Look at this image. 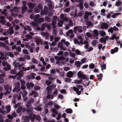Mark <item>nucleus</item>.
<instances>
[{
	"instance_id": "49530a36",
	"label": "nucleus",
	"mask_w": 122,
	"mask_h": 122,
	"mask_svg": "<svg viewBox=\"0 0 122 122\" xmlns=\"http://www.w3.org/2000/svg\"><path fill=\"white\" fill-rule=\"evenodd\" d=\"M64 70L66 71H67L70 70V68L69 67H63Z\"/></svg>"
},
{
	"instance_id": "9b49d317",
	"label": "nucleus",
	"mask_w": 122,
	"mask_h": 122,
	"mask_svg": "<svg viewBox=\"0 0 122 122\" xmlns=\"http://www.w3.org/2000/svg\"><path fill=\"white\" fill-rule=\"evenodd\" d=\"M74 73V72L71 71H68L66 73V76L69 78H71L73 74Z\"/></svg>"
},
{
	"instance_id": "2eb2a0df",
	"label": "nucleus",
	"mask_w": 122,
	"mask_h": 122,
	"mask_svg": "<svg viewBox=\"0 0 122 122\" xmlns=\"http://www.w3.org/2000/svg\"><path fill=\"white\" fill-rule=\"evenodd\" d=\"M62 20L64 21H67L68 20V18L64 16L63 14H61L60 16Z\"/></svg>"
},
{
	"instance_id": "f257e3e1",
	"label": "nucleus",
	"mask_w": 122,
	"mask_h": 122,
	"mask_svg": "<svg viewBox=\"0 0 122 122\" xmlns=\"http://www.w3.org/2000/svg\"><path fill=\"white\" fill-rule=\"evenodd\" d=\"M19 8L17 7H15L11 9L10 12H11V15L13 17H15L18 16V14L16 13L19 10Z\"/></svg>"
},
{
	"instance_id": "0e129e2a",
	"label": "nucleus",
	"mask_w": 122,
	"mask_h": 122,
	"mask_svg": "<svg viewBox=\"0 0 122 122\" xmlns=\"http://www.w3.org/2000/svg\"><path fill=\"white\" fill-rule=\"evenodd\" d=\"M60 38L58 37H56L54 38V41L56 42H58L60 40Z\"/></svg>"
},
{
	"instance_id": "680f3d73",
	"label": "nucleus",
	"mask_w": 122,
	"mask_h": 122,
	"mask_svg": "<svg viewBox=\"0 0 122 122\" xmlns=\"http://www.w3.org/2000/svg\"><path fill=\"white\" fill-rule=\"evenodd\" d=\"M87 25L89 26H92L93 25V24L90 21H87L86 22Z\"/></svg>"
},
{
	"instance_id": "e2e57ef3",
	"label": "nucleus",
	"mask_w": 122,
	"mask_h": 122,
	"mask_svg": "<svg viewBox=\"0 0 122 122\" xmlns=\"http://www.w3.org/2000/svg\"><path fill=\"white\" fill-rule=\"evenodd\" d=\"M63 54V52L62 51H59L57 54L58 56H61Z\"/></svg>"
},
{
	"instance_id": "aec40b11",
	"label": "nucleus",
	"mask_w": 122,
	"mask_h": 122,
	"mask_svg": "<svg viewBox=\"0 0 122 122\" xmlns=\"http://www.w3.org/2000/svg\"><path fill=\"white\" fill-rule=\"evenodd\" d=\"M77 38L78 39L80 40V43H81V45H83V39L82 38V37L81 36H77Z\"/></svg>"
},
{
	"instance_id": "7c9ffc66",
	"label": "nucleus",
	"mask_w": 122,
	"mask_h": 122,
	"mask_svg": "<svg viewBox=\"0 0 122 122\" xmlns=\"http://www.w3.org/2000/svg\"><path fill=\"white\" fill-rule=\"evenodd\" d=\"M48 24L47 23H44L42 25V28L43 30L45 27H47Z\"/></svg>"
},
{
	"instance_id": "b1692460",
	"label": "nucleus",
	"mask_w": 122,
	"mask_h": 122,
	"mask_svg": "<svg viewBox=\"0 0 122 122\" xmlns=\"http://www.w3.org/2000/svg\"><path fill=\"white\" fill-rule=\"evenodd\" d=\"M75 65L77 67H79L81 64V63L79 61H76L75 63Z\"/></svg>"
},
{
	"instance_id": "393cba45",
	"label": "nucleus",
	"mask_w": 122,
	"mask_h": 122,
	"mask_svg": "<svg viewBox=\"0 0 122 122\" xmlns=\"http://www.w3.org/2000/svg\"><path fill=\"white\" fill-rule=\"evenodd\" d=\"M99 34L101 36H104L106 35V33L103 30H102L99 31Z\"/></svg>"
},
{
	"instance_id": "6e6552de",
	"label": "nucleus",
	"mask_w": 122,
	"mask_h": 122,
	"mask_svg": "<svg viewBox=\"0 0 122 122\" xmlns=\"http://www.w3.org/2000/svg\"><path fill=\"white\" fill-rule=\"evenodd\" d=\"M108 27V25L106 23L102 22L100 28L102 29H107Z\"/></svg>"
},
{
	"instance_id": "c85d7f7f",
	"label": "nucleus",
	"mask_w": 122,
	"mask_h": 122,
	"mask_svg": "<svg viewBox=\"0 0 122 122\" xmlns=\"http://www.w3.org/2000/svg\"><path fill=\"white\" fill-rule=\"evenodd\" d=\"M66 111L67 113L70 114L72 112V110L70 108L66 109Z\"/></svg>"
},
{
	"instance_id": "69168bd1",
	"label": "nucleus",
	"mask_w": 122,
	"mask_h": 122,
	"mask_svg": "<svg viewBox=\"0 0 122 122\" xmlns=\"http://www.w3.org/2000/svg\"><path fill=\"white\" fill-rule=\"evenodd\" d=\"M6 46V45L3 42H0V46L3 47H5Z\"/></svg>"
},
{
	"instance_id": "58836bf2",
	"label": "nucleus",
	"mask_w": 122,
	"mask_h": 122,
	"mask_svg": "<svg viewBox=\"0 0 122 122\" xmlns=\"http://www.w3.org/2000/svg\"><path fill=\"white\" fill-rule=\"evenodd\" d=\"M58 32L56 30L54 29L53 30L52 34L55 36H56Z\"/></svg>"
},
{
	"instance_id": "de8ad7c7",
	"label": "nucleus",
	"mask_w": 122,
	"mask_h": 122,
	"mask_svg": "<svg viewBox=\"0 0 122 122\" xmlns=\"http://www.w3.org/2000/svg\"><path fill=\"white\" fill-rule=\"evenodd\" d=\"M7 55L11 57H13L14 55L12 53L10 52H8L7 53Z\"/></svg>"
},
{
	"instance_id": "0eeeda50",
	"label": "nucleus",
	"mask_w": 122,
	"mask_h": 122,
	"mask_svg": "<svg viewBox=\"0 0 122 122\" xmlns=\"http://www.w3.org/2000/svg\"><path fill=\"white\" fill-rule=\"evenodd\" d=\"M57 47L58 48H60L61 50L63 51H65L66 49L65 47H64L63 43L61 41L58 43Z\"/></svg>"
},
{
	"instance_id": "a19ab883",
	"label": "nucleus",
	"mask_w": 122,
	"mask_h": 122,
	"mask_svg": "<svg viewBox=\"0 0 122 122\" xmlns=\"http://www.w3.org/2000/svg\"><path fill=\"white\" fill-rule=\"evenodd\" d=\"M45 19L48 22H50L51 21V19L50 18L47 16H45Z\"/></svg>"
},
{
	"instance_id": "4468645a",
	"label": "nucleus",
	"mask_w": 122,
	"mask_h": 122,
	"mask_svg": "<svg viewBox=\"0 0 122 122\" xmlns=\"http://www.w3.org/2000/svg\"><path fill=\"white\" fill-rule=\"evenodd\" d=\"M43 46L44 48L46 49H48L49 48V43L48 42L45 41L43 42Z\"/></svg>"
},
{
	"instance_id": "9d476101",
	"label": "nucleus",
	"mask_w": 122,
	"mask_h": 122,
	"mask_svg": "<svg viewBox=\"0 0 122 122\" xmlns=\"http://www.w3.org/2000/svg\"><path fill=\"white\" fill-rule=\"evenodd\" d=\"M85 15L84 17V18L86 19H88L89 16L91 15H92V13L91 12H88L87 11L85 12Z\"/></svg>"
},
{
	"instance_id": "8fccbe9b",
	"label": "nucleus",
	"mask_w": 122,
	"mask_h": 122,
	"mask_svg": "<svg viewBox=\"0 0 122 122\" xmlns=\"http://www.w3.org/2000/svg\"><path fill=\"white\" fill-rule=\"evenodd\" d=\"M24 66V64L23 63H22L19 64H18V69H20L21 67L22 66Z\"/></svg>"
},
{
	"instance_id": "09e8293b",
	"label": "nucleus",
	"mask_w": 122,
	"mask_h": 122,
	"mask_svg": "<svg viewBox=\"0 0 122 122\" xmlns=\"http://www.w3.org/2000/svg\"><path fill=\"white\" fill-rule=\"evenodd\" d=\"M17 72L15 70H12L10 71V73L13 74H15Z\"/></svg>"
},
{
	"instance_id": "6e6d98bb",
	"label": "nucleus",
	"mask_w": 122,
	"mask_h": 122,
	"mask_svg": "<svg viewBox=\"0 0 122 122\" xmlns=\"http://www.w3.org/2000/svg\"><path fill=\"white\" fill-rule=\"evenodd\" d=\"M94 35L96 36L98 35V31L96 30H94L93 31Z\"/></svg>"
},
{
	"instance_id": "6ab92c4d",
	"label": "nucleus",
	"mask_w": 122,
	"mask_h": 122,
	"mask_svg": "<svg viewBox=\"0 0 122 122\" xmlns=\"http://www.w3.org/2000/svg\"><path fill=\"white\" fill-rule=\"evenodd\" d=\"M83 44L85 45L84 47L86 49H88L89 46L88 42L86 41H84L83 42Z\"/></svg>"
},
{
	"instance_id": "bf43d9fd",
	"label": "nucleus",
	"mask_w": 122,
	"mask_h": 122,
	"mask_svg": "<svg viewBox=\"0 0 122 122\" xmlns=\"http://www.w3.org/2000/svg\"><path fill=\"white\" fill-rule=\"evenodd\" d=\"M70 55L71 57L75 58L76 56V54L74 53H71L70 54Z\"/></svg>"
},
{
	"instance_id": "3c124183",
	"label": "nucleus",
	"mask_w": 122,
	"mask_h": 122,
	"mask_svg": "<svg viewBox=\"0 0 122 122\" xmlns=\"http://www.w3.org/2000/svg\"><path fill=\"white\" fill-rule=\"evenodd\" d=\"M8 39V37H1L0 38V41H5V40Z\"/></svg>"
},
{
	"instance_id": "37998d69",
	"label": "nucleus",
	"mask_w": 122,
	"mask_h": 122,
	"mask_svg": "<svg viewBox=\"0 0 122 122\" xmlns=\"http://www.w3.org/2000/svg\"><path fill=\"white\" fill-rule=\"evenodd\" d=\"M84 13V11H80L78 13V15L80 16H82Z\"/></svg>"
},
{
	"instance_id": "79ce46f5",
	"label": "nucleus",
	"mask_w": 122,
	"mask_h": 122,
	"mask_svg": "<svg viewBox=\"0 0 122 122\" xmlns=\"http://www.w3.org/2000/svg\"><path fill=\"white\" fill-rule=\"evenodd\" d=\"M26 60V58L24 57H20L19 59V60L20 61H23Z\"/></svg>"
},
{
	"instance_id": "39448f33",
	"label": "nucleus",
	"mask_w": 122,
	"mask_h": 122,
	"mask_svg": "<svg viewBox=\"0 0 122 122\" xmlns=\"http://www.w3.org/2000/svg\"><path fill=\"white\" fill-rule=\"evenodd\" d=\"M77 30L78 32L80 33L82 32L83 31L82 30V27L81 26H77L74 27V31L76 33L77 32Z\"/></svg>"
},
{
	"instance_id": "f03ea898",
	"label": "nucleus",
	"mask_w": 122,
	"mask_h": 122,
	"mask_svg": "<svg viewBox=\"0 0 122 122\" xmlns=\"http://www.w3.org/2000/svg\"><path fill=\"white\" fill-rule=\"evenodd\" d=\"M77 87V88L75 86H73V88L77 95H79L81 94V92L83 91V88L82 86L81 85H79Z\"/></svg>"
},
{
	"instance_id": "e433bc0d",
	"label": "nucleus",
	"mask_w": 122,
	"mask_h": 122,
	"mask_svg": "<svg viewBox=\"0 0 122 122\" xmlns=\"http://www.w3.org/2000/svg\"><path fill=\"white\" fill-rule=\"evenodd\" d=\"M97 76L98 77V80L101 81L102 79V74H100L99 75H97Z\"/></svg>"
},
{
	"instance_id": "dca6fc26",
	"label": "nucleus",
	"mask_w": 122,
	"mask_h": 122,
	"mask_svg": "<svg viewBox=\"0 0 122 122\" xmlns=\"http://www.w3.org/2000/svg\"><path fill=\"white\" fill-rule=\"evenodd\" d=\"M63 23L64 22L62 20H60L58 21L57 23V26L60 27H62Z\"/></svg>"
},
{
	"instance_id": "4d7b16f0",
	"label": "nucleus",
	"mask_w": 122,
	"mask_h": 122,
	"mask_svg": "<svg viewBox=\"0 0 122 122\" xmlns=\"http://www.w3.org/2000/svg\"><path fill=\"white\" fill-rule=\"evenodd\" d=\"M108 31L109 32L112 33L113 31V28L111 27L110 29H109L108 30Z\"/></svg>"
},
{
	"instance_id": "2f4dec72",
	"label": "nucleus",
	"mask_w": 122,
	"mask_h": 122,
	"mask_svg": "<svg viewBox=\"0 0 122 122\" xmlns=\"http://www.w3.org/2000/svg\"><path fill=\"white\" fill-rule=\"evenodd\" d=\"M122 4V2L121 1L119 0H118V1L116 2V6H120Z\"/></svg>"
},
{
	"instance_id": "1a4fd4ad",
	"label": "nucleus",
	"mask_w": 122,
	"mask_h": 122,
	"mask_svg": "<svg viewBox=\"0 0 122 122\" xmlns=\"http://www.w3.org/2000/svg\"><path fill=\"white\" fill-rule=\"evenodd\" d=\"M54 59L57 60L56 63L57 64H59L61 63V59L60 57L57 56H54Z\"/></svg>"
},
{
	"instance_id": "7ed1b4c3",
	"label": "nucleus",
	"mask_w": 122,
	"mask_h": 122,
	"mask_svg": "<svg viewBox=\"0 0 122 122\" xmlns=\"http://www.w3.org/2000/svg\"><path fill=\"white\" fill-rule=\"evenodd\" d=\"M2 64L4 67H5L3 68V70H4L8 71L10 69V65L8 64L7 62H5V61H3Z\"/></svg>"
},
{
	"instance_id": "ea45409f",
	"label": "nucleus",
	"mask_w": 122,
	"mask_h": 122,
	"mask_svg": "<svg viewBox=\"0 0 122 122\" xmlns=\"http://www.w3.org/2000/svg\"><path fill=\"white\" fill-rule=\"evenodd\" d=\"M97 43V40H94L92 42V44L93 45V46H96Z\"/></svg>"
},
{
	"instance_id": "052dcab7",
	"label": "nucleus",
	"mask_w": 122,
	"mask_h": 122,
	"mask_svg": "<svg viewBox=\"0 0 122 122\" xmlns=\"http://www.w3.org/2000/svg\"><path fill=\"white\" fill-rule=\"evenodd\" d=\"M46 98L47 99H53V95H48L46 97Z\"/></svg>"
},
{
	"instance_id": "5fc2aeb1",
	"label": "nucleus",
	"mask_w": 122,
	"mask_h": 122,
	"mask_svg": "<svg viewBox=\"0 0 122 122\" xmlns=\"http://www.w3.org/2000/svg\"><path fill=\"white\" fill-rule=\"evenodd\" d=\"M68 25H69L70 26V27L73 26V24L72 21L71 20H70Z\"/></svg>"
},
{
	"instance_id": "cd10ccee",
	"label": "nucleus",
	"mask_w": 122,
	"mask_h": 122,
	"mask_svg": "<svg viewBox=\"0 0 122 122\" xmlns=\"http://www.w3.org/2000/svg\"><path fill=\"white\" fill-rule=\"evenodd\" d=\"M40 16L39 14L36 15H35L34 18V19L35 20H37L39 19Z\"/></svg>"
},
{
	"instance_id": "338daca9",
	"label": "nucleus",
	"mask_w": 122,
	"mask_h": 122,
	"mask_svg": "<svg viewBox=\"0 0 122 122\" xmlns=\"http://www.w3.org/2000/svg\"><path fill=\"white\" fill-rule=\"evenodd\" d=\"M16 51H18L19 52L21 51V48L20 47H18L16 48Z\"/></svg>"
},
{
	"instance_id": "412c9836",
	"label": "nucleus",
	"mask_w": 122,
	"mask_h": 122,
	"mask_svg": "<svg viewBox=\"0 0 122 122\" xmlns=\"http://www.w3.org/2000/svg\"><path fill=\"white\" fill-rule=\"evenodd\" d=\"M118 50V48L116 47L114 49H112L111 50V53L112 54L114 53L115 52H117Z\"/></svg>"
},
{
	"instance_id": "13d9d810",
	"label": "nucleus",
	"mask_w": 122,
	"mask_h": 122,
	"mask_svg": "<svg viewBox=\"0 0 122 122\" xmlns=\"http://www.w3.org/2000/svg\"><path fill=\"white\" fill-rule=\"evenodd\" d=\"M86 36L88 37H91L92 36L91 34L89 32L86 33Z\"/></svg>"
},
{
	"instance_id": "c03bdc74",
	"label": "nucleus",
	"mask_w": 122,
	"mask_h": 122,
	"mask_svg": "<svg viewBox=\"0 0 122 122\" xmlns=\"http://www.w3.org/2000/svg\"><path fill=\"white\" fill-rule=\"evenodd\" d=\"M52 87L51 86H48L47 87V90L48 92H50L52 90Z\"/></svg>"
},
{
	"instance_id": "c9c22d12",
	"label": "nucleus",
	"mask_w": 122,
	"mask_h": 122,
	"mask_svg": "<svg viewBox=\"0 0 122 122\" xmlns=\"http://www.w3.org/2000/svg\"><path fill=\"white\" fill-rule=\"evenodd\" d=\"M44 18H40L38 19V22L40 23H41L42 22L44 21Z\"/></svg>"
},
{
	"instance_id": "f8f14e48",
	"label": "nucleus",
	"mask_w": 122,
	"mask_h": 122,
	"mask_svg": "<svg viewBox=\"0 0 122 122\" xmlns=\"http://www.w3.org/2000/svg\"><path fill=\"white\" fill-rule=\"evenodd\" d=\"M61 42L64 44L67 47H68L70 44L69 42L68 41H66L65 40L62 39L61 40Z\"/></svg>"
},
{
	"instance_id": "5701e85b",
	"label": "nucleus",
	"mask_w": 122,
	"mask_h": 122,
	"mask_svg": "<svg viewBox=\"0 0 122 122\" xmlns=\"http://www.w3.org/2000/svg\"><path fill=\"white\" fill-rule=\"evenodd\" d=\"M35 5L34 4L32 3H31L28 4V6L29 8L31 9H33L35 6Z\"/></svg>"
},
{
	"instance_id": "774afa93",
	"label": "nucleus",
	"mask_w": 122,
	"mask_h": 122,
	"mask_svg": "<svg viewBox=\"0 0 122 122\" xmlns=\"http://www.w3.org/2000/svg\"><path fill=\"white\" fill-rule=\"evenodd\" d=\"M102 70H103V69H105L106 68V65L103 64L101 66Z\"/></svg>"
},
{
	"instance_id": "4c0bfd02",
	"label": "nucleus",
	"mask_w": 122,
	"mask_h": 122,
	"mask_svg": "<svg viewBox=\"0 0 122 122\" xmlns=\"http://www.w3.org/2000/svg\"><path fill=\"white\" fill-rule=\"evenodd\" d=\"M121 14V13H115L113 15H112V17L113 18H115L116 16H117V15H120Z\"/></svg>"
},
{
	"instance_id": "20e7f679",
	"label": "nucleus",
	"mask_w": 122,
	"mask_h": 122,
	"mask_svg": "<svg viewBox=\"0 0 122 122\" xmlns=\"http://www.w3.org/2000/svg\"><path fill=\"white\" fill-rule=\"evenodd\" d=\"M77 75L78 77L83 80L87 79V77L86 76L83 74V72H82L81 71L78 72Z\"/></svg>"
},
{
	"instance_id": "423d86ee",
	"label": "nucleus",
	"mask_w": 122,
	"mask_h": 122,
	"mask_svg": "<svg viewBox=\"0 0 122 122\" xmlns=\"http://www.w3.org/2000/svg\"><path fill=\"white\" fill-rule=\"evenodd\" d=\"M73 31L72 30H69L66 32V36H69L70 38H73L74 36V34L73 33Z\"/></svg>"
},
{
	"instance_id": "a211bd4d",
	"label": "nucleus",
	"mask_w": 122,
	"mask_h": 122,
	"mask_svg": "<svg viewBox=\"0 0 122 122\" xmlns=\"http://www.w3.org/2000/svg\"><path fill=\"white\" fill-rule=\"evenodd\" d=\"M21 10V13L22 14H23L27 10V7L26 5H22Z\"/></svg>"
},
{
	"instance_id": "864d4df0",
	"label": "nucleus",
	"mask_w": 122,
	"mask_h": 122,
	"mask_svg": "<svg viewBox=\"0 0 122 122\" xmlns=\"http://www.w3.org/2000/svg\"><path fill=\"white\" fill-rule=\"evenodd\" d=\"M6 110L8 112H9L11 110L10 106H7L6 107Z\"/></svg>"
},
{
	"instance_id": "72a5a7b5",
	"label": "nucleus",
	"mask_w": 122,
	"mask_h": 122,
	"mask_svg": "<svg viewBox=\"0 0 122 122\" xmlns=\"http://www.w3.org/2000/svg\"><path fill=\"white\" fill-rule=\"evenodd\" d=\"M100 41L102 43L103 42L104 44L106 42V41L103 37L101 38L100 39Z\"/></svg>"
},
{
	"instance_id": "f704fd0d",
	"label": "nucleus",
	"mask_w": 122,
	"mask_h": 122,
	"mask_svg": "<svg viewBox=\"0 0 122 122\" xmlns=\"http://www.w3.org/2000/svg\"><path fill=\"white\" fill-rule=\"evenodd\" d=\"M65 81L67 83H69L71 81V79L70 78H66L65 79Z\"/></svg>"
},
{
	"instance_id": "f3484780",
	"label": "nucleus",
	"mask_w": 122,
	"mask_h": 122,
	"mask_svg": "<svg viewBox=\"0 0 122 122\" xmlns=\"http://www.w3.org/2000/svg\"><path fill=\"white\" fill-rule=\"evenodd\" d=\"M56 21L54 20H52L51 25L53 28L55 29L56 28L57 26L56 25Z\"/></svg>"
},
{
	"instance_id": "4be33fe9",
	"label": "nucleus",
	"mask_w": 122,
	"mask_h": 122,
	"mask_svg": "<svg viewBox=\"0 0 122 122\" xmlns=\"http://www.w3.org/2000/svg\"><path fill=\"white\" fill-rule=\"evenodd\" d=\"M31 24L32 26L34 27H36L38 25V23L36 22L33 21L31 23Z\"/></svg>"
},
{
	"instance_id": "c756f323",
	"label": "nucleus",
	"mask_w": 122,
	"mask_h": 122,
	"mask_svg": "<svg viewBox=\"0 0 122 122\" xmlns=\"http://www.w3.org/2000/svg\"><path fill=\"white\" fill-rule=\"evenodd\" d=\"M32 63L34 64H37L38 63V61L36 59L34 58L31 59Z\"/></svg>"
},
{
	"instance_id": "a18cd8bd",
	"label": "nucleus",
	"mask_w": 122,
	"mask_h": 122,
	"mask_svg": "<svg viewBox=\"0 0 122 122\" xmlns=\"http://www.w3.org/2000/svg\"><path fill=\"white\" fill-rule=\"evenodd\" d=\"M36 42L39 44H40L41 45H42L43 44V42L41 40V39H38L37 40Z\"/></svg>"
},
{
	"instance_id": "603ef678",
	"label": "nucleus",
	"mask_w": 122,
	"mask_h": 122,
	"mask_svg": "<svg viewBox=\"0 0 122 122\" xmlns=\"http://www.w3.org/2000/svg\"><path fill=\"white\" fill-rule=\"evenodd\" d=\"M35 119L38 121H40L41 118L39 115H37L35 117Z\"/></svg>"
},
{
	"instance_id": "a878e982",
	"label": "nucleus",
	"mask_w": 122,
	"mask_h": 122,
	"mask_svg": "<svg viewBox=\"0 0 122 122\" xmlns=\"http://www.w3.org/2000/svg\"><path fill=\"white\" fill-rule=\"evenodd\" d=\"M74 43L76 44H78L79 45L81 44V43H80V41H79L76 38H74Z\"/></svg>"
},
{
	"instance_id": "473e14b6",
	"label": "nucleus",
	"mask_w": 122,
	"mask_h": 122,
	"mask_svg": "<svg viewBox=\"0 0 122 122\" xmlns=\"http://www.w3.org/2000/svg\"><path fill=\"white\" fill-rule=\"evenodd\" d=\"M25 37L28 39H32V36L29 34L26 35L25 36Z\"/></svg>"
},
{
	"instance_id": "bb28decb",
	"label": "nucleus",
	"mask_w": 122,
	"mask_h": 122,
	"mask_svg": "<svg viewBox=\"0 0 122 122\" xmlns=\"http://www.w3.org/2000/svg\"><path fill=\"white\" fill-rule=\"evenodd\" d=\"M18 74L20 78L22 77L24 75L23 72L22 71H20L18 73Z\"/></svg>"
},
{
	"instance_id": "ddd939ff",
	"label": "nucleus",
	"mask_w": 122,
	"mask_h": 122,
	"mask_svg": "<svg viewBox=\"0 0 122 122\" xmlns=\"http://www.w3.org/2000/svg\"><path fill=\"white\" fill-rule=\"evenodd\" d=\"M5 17L3 16H0V22L2 24H4L6 23V21H5Z\"/></svg>"
}]
</instances>
